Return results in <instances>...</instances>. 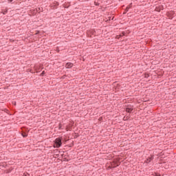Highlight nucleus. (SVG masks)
I'll return each mask as SVG.
<instances>
[{"instance_id":"6","label":"nucleus","mask_w":176,"mask_h":176,"mask_svg":"<svg viewBox=\"0 0 176 176\" xmlns=\"http://www.w3.org/2000/svg\"><path fill=\"white\" fill-rule=\"evenodd\" d=\"M22 135H23V137H24V138L27 137V134H25V133H22Z\"/></svg>"},{"instance_id":"7","label":"nucleus","mask_w":176,"mask_h":176,"mask_svg":"<svg viewBox=\"0 0 176 176\" xmlns=\"http://www.w3.org/2000/svg\"><path fill=\"white\" fill-rule=\"evenodd\" d=\"M8 2H12L13 0H8Z\"/></svg>"},{"instance_id":"8","label":"nucleus","mask_w":176,"mask_h":176,"mask_svg":"<svg viewBox=\"0 0 176 176\" xmlns=\"http://www.w3.org/2000/svg\"><path fill=\"white\" fill-rule=\"evenodd\" d=\"M155 176H160V175H159V174H155Z\"/></svg>"},{"instance_id":"5","label":"nucleus","mask_w":176,"mask_h":176,"mask_svg":"<svg viewBox=\"0 0 176 176\" xmlns=\"http://www.w3.org/2000/svg\"><path fill=\"white\" fill-rule=\"evenodd\" d=\"M6 13H8V10H6L4 12H3V14H6Z\"/></svg>"},{"instance_id":"3","label":"nucleus","mask_w":176,"mask_h":176,"mask_svg":"<svg viewBox=\"0 0 176 176\" xmlns=\"http://www.w3.org/2000/svg\"><path fill=\"white\" fill-rule=\"evenodd\" d=\"M126 112H128L129 113H130V112H131V111H133V108L129 107L126 109Z\"/></svg>"},{"instance_id":"1","label":"nucleus","mask_w":176,"mask_h":176,"mask_svg":"<svg viewBox=\"0 0 176 176\" xmlns=\"http://www.w3.org/2000/svg\"><path fill=\"white\" fill-rule=\"evenodd\" d=\"M61 139L58 138L55 140V144H54V148H60L61 146Z\"/></svg>"},{"instance_id":"9","label":"nucleus","mask_w":176,"mask_h":176,"mask_svg":"<svg viewBox=\"0 0 176 176\" xmlns=\"http://www.w3.org/2000/svg\"><path fill=\"white\" fill-rule=\"evenodd\" d=\"M44 74H45V72H43L42 75H43Z\"/></svg>"},{"instance_id":"2","label":"nucleus","mask_w":176,"mask_h":176,"mask_svg":"<svg viewBox=\"0 0 176 176\" xmlns=\"http://www.w3.org/2000/svg\"><path fill=\"white\" fill-rule=\"evenodd\" d=\"M73 66L74 65L72 63H67L65 65L66 68H72Z\"/></svg>"},{"instance_id":"4","label":"nucleus","mask_w":176,"mask_h":176,"mask_svg":"<svg viewBox=\"0 0 176 176\" xmlns=\"http://www.w3.org/2000/svg\"><path fill=\"white\" fill-rule=\"evenodd\" d=\"M151 160H152V157H149L148 159H147L146 163L151 162Z\"/></svg>"}]
</instances>
